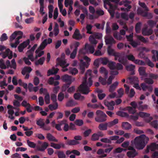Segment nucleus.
Masks as SVG:
<instances>
[{"label":"nucleus","instance_id":"nucleus-1","mask_svg":"<svg viewBox=\"0 0 158 158\" xmlns=\"http://www.w3.org/2000/svg\"><path fill=\"white\" fill-rule=\"evenodd\" d=\"M91 74L92 71L88 70L85 74V77L82 83L78 88L79 90L83 94H87L90 92L89 87H90L93 83Z\"/></svg>","mask_w":158,"mask_h":158},{"label":"nucleus","instance_id":"nucleus-2","mask_svg":"<svg viewBox=\"0 0 158 158\" xmlns=\"http://www.w3.org/2000/svg\"><path fill=\"white\" fill-rule=\"evenodd\" d=\"M149 140L145 135L143 134L136 137L134 139V144L135 148L139 150L143 149Z\"/></svg>","mask_w":158,"mask_h":158},{"label":"nucleus","instance_id":"nucleus-3","mask_svg":"<svg viewBox=\"0 0 158 158\" xmlns=\"http://www.w3.org/2000/svg\"><path fill=\"white\" fill-rule=\"evenodd\" d=\"M95 114L96 116L95 118V120L99 123L105 122L107 119V116L106 114L100 110L96 111Z\"/></svg>","mask_w":158,"mask_h":158},{"label":"nucleus","instance_id":"nucleus-4","mask_svg":"<svg viewBox=\"0 0 158 158\" xmlns=\"http://www.w3.org/2000/svg\"><path fill=\"white\" fill-rule=\"evenodd\" d=\"M137 14L144 17H147L148 19H151L152 18V15L151 13H148L147 11H145L141 8H139L137 10Z\"/></svg>","mask_w":158,"mask_h":158},{"label":"nucleus","instance_id":"nucleus-5","mask_svg":"<svg viewBox=\"0 0 158 158\" xmlns=\"http://www.w3.org/2000/svg\"><path fill=\"white\" fill-rule=\"evenodd\" d=\"M1 54L2 57L4 59L8 57L9 59H10L13 57V52L9 48L6 49L4 52H2Z\"/></svg>","mask_w":158,"mask_h":158},{"label":"nucleus","instance_id":"nucleus-6","mask_svg":"<svg viewBox=\"0 0 158 158\" xmlns=\"http://www.w3.org/2000/svg\"><path fill=\"white\" fill-rule=\"evenodd\" d=\"M105 41L106 45L109 44L111 46L113 44L116 43V41L111 36H106Z\"/></svg>","mask_w":158,"mask_h":158},{"label":"nucleus","instance_id":"nucleus-7","mask_svg":"<svg viewBox=\"0 0 158 158\" xmlns=\"http://www.w3.org/2000/svg\"><path fill=\"white\" fill-rule=\"evenodd\" d=\"M30 42V40L28 39L26 41L23 42L20 44L18 47V49L19 52H22L24 48L29 44Z\"/></svg>","mask_w":158,"mask_h":158},{"label":"nucleus","instance_id":"nucleus-8","mask_svg":"<svg viewBox=\"0 0 158 158\" xmlns=\"http://www.w3.org/2000/svg\"><path fill=\"white\" fill-rule=\"evenodd\" d=\"M61 79L63 82L66 83H70V84H71L73 81L72 77L67 74L63 75L61 77Z\"/></svg>","mask_w":158,"mask_h":158},{"label":"nucleus","instance_id":"nucleus-9","mask_svg":"<svg viewBox=\"0 0 158 158\" xmlns=\"http://www.w3.org/2000/svg\"><path fill=\"white\" fill-rule=\"evenodd\" d=\"M50 146L56 149H59L61 148H65V146L64 144L62 143H55L52 142L51 143Z\"/></svg>","mask_w":158,"mask_h":158},{"label":"nucleus","instance_id":"nucleus-10","mask_svg":"<svg viewBox=\"0 0 158 158\" xmlns=\"http://www.w3.org/2000/svg\"><path fill=\"white\" fill-rule=\"evenodd\" d=\"M47 45V40L45 39L41 43L39 48L36 50L35 53L37 54L41 50L44 49Z\"/></svg>","mask_w":158,"mask_h":158},{"label":"nucleus","instance_id":"nucleus-11","mask_svg":"<svg viewBox=\"0 0 158 158\" xmlns=\"http://www.w3.org/2000/svg\"><path fill=\"white\" fill-rule=\"evenodd\" d=\"M73 38L77 40H79L82 38V36L80 34L79 30L78 29H76L73 35Z\"/></svg>","mask_w":158,"mask_h":158},{"label":"nucleus","instance_id":"nucleus-12","mask_svg":"<svg viewBox=\"0 0 158 158\" xmlns=\"http://www.w3.org/2000/svg\"><path fill=\"white\" fill-rule=\"evenodd\" d=\"M108 127V123H101L98 126V129L101 131L106 130Z\"/></svg>","mask_w":158,"mask_h":158},{"label":"nucleus","instance_id":"nucleus-13","mask_svg":"<svg viewBox=\"0 0 158 158\" xmlns=\"http://www.w3.org/2000/svg\"><path fill=\"white\" fill-rule=\"evenodd\" d=\"M153 31L152 29H147V28L145 27L142 30V33L144 35H149L152 33Z\"/></svg>","mask_w":158,"mask_h":158},{"label":"nucleus","instance_id":"nucleus-14","mask_svg":"<svg viewBox=\"0 0 158 158\" xmlns=\"http://www.w3.org/2000/svg\"><path fill=\"white\" fill-rule=\"evenodd\" d=\"M111 46H109L108 48V52L109 55H112L114 56H118L119 54L118 52H115L114 49H111Z\"/></svg>","mask_w":158,"mask_h":158},{"label":"nucleus","instance_id":"nucleus-15","mask_svg":"<svg viewBox=\"0 0 158 158\" xmlns=\"http://www.w3.org/2000/svg\"><path fill=\"white\" fill-rule=\"evenodd\" d=\"M88 53V50L85 48V46L84 48L80 49L78 52V56H79L81 57L82 56Z\"/></svg>","mask_w":158,"mask_h":158},{"label":"nucleus","instance_id":"nucleus-16","mask_svg":"<svg viewBox=\"0 0 158 158\" xmlns=\"http://www.w3.org/2000/svg\"><path fill=\"white\" fill-rule=\"evenodd\" d=\"M105 105L108 107V110H113L114 109V106L115 105V102L114 101H111L110 102H105Z\"/></svg>","mask_w":158,"mask_h":158},{"label":"nucleus","instance_id":"nucleus-17","mask_svg":"<svg viewBox=\"0 0 158 158\" xmlns=\"http://www.w3.org/2000/svg\"><path fill=\"white\" fill-rule=\"evenodd\" d=\"M139 75L142 76L147 77V74L146 72V69L143 67H140L138 69Z\"/></svg>","mask_w":158,"mask_h":158},{"label":"nucleus","instance_id":"nucleus-18","mask_svg":"<svg viewBox=\"0 0 158 158\" xmlns=\"http://www.w3.org/2000/svg\"><path fill=\"white\" fill-rule=\"evenodd\" d=\"M48 146V143L46 142H44L42 145L41 147L37 146L36 148L37 150L39 151H44L47 148Z\"/></svg>","mask_w":158,"mask_h":158},{"label":"nucleus","instance_id":"nucleus-19","mask_svg":"<svg viewBox=\"0 0 158 158\" xmlns=\"http://www.w3.org/2000/svg\"><path fill=\"white\" fill-rule=\"evenodd\" d=\"M46 138L49 141L54 142H58V139H56L55 137L50 133L47 134Z\"/></svg>","mask_w":158,"mask_h":158},{"label":"nucleus","instance_id":"nucleus-20","mask_svg":"<svg viewBox=\"0 0 158 158\" xmlns=\"http://www.w3.org/2000/svg\"><path fill=\"white\" fill-rule=\"evenodd\" d=\"M80 69L81 70V73H83L85 71V68L86 67L87 68L88 67V65L85 62H81L80 64Z\"/></svg>","mask_w":158,"mask_h":158},{"label":"nucleus","instance_id":"nucleus-21","mask_svg":"<svg viewBox=\"0 0 158 158\" xmlns=\"http://www.w3.org/2000/svg\"><path fill=\"white\" fill-rule=\"evenodd\" d=\"M57 64L59 65L62 67L64 66L67 64L66 61L64 60H62L60 57L56 59Z\"/></svg>","mask_w":158,"mask_h":158},{"label":"nucleus","instance_id":"nucleus-22","mask_svg":"<svg viewBox=\"0 0 158 158\" xmlns=\"http://www.w3.org/2000/svg\"><path fill=\"white\" fill-rule=\"evenodd\" d=\"M122 126L123 129L126 130H129L131 128V124L127 122H123Z\"/></svg>","mask_w":158,"mask_h":158},{"label":"nucleus","instance_id":"nucleus-23","mask_svg":"<svg viewBox=\"0 0 158 158\" xmlns=\"http://www.w3.org/2000/svg\"><path fill=\"white\" fill-rule=\"evenodd\" d=\"M51 100L53 101L54 104H55L56 108L55 109H57L58 106V104L56 102L57 96L56 95L54 94H51Z\"/></svg>","mask_w":158,"mask_h":158},{"label":"nucleus","instance_id":"nucleus-24","mask_svg":"<svg viewBox=\"0 0 158 158\" xmlns=\"http://www.w3.org/2000/svg\"><path fill=\"white\" fill-rule=\"evenodd\" d=\"M118 84V82L116 81L110 86L109 89V92L111 93L113 92L115 90Z\"/></svg>","mask_w":158,"mask_h":158},{"label":"nucleus","instance_id":"nucleus-25","mask_svg":"<svg viewBox=\"0 0 158 158\" xmlns=\"http://www.w3.org/2000/svg\"><path fill=\"white\" fill-rule=\"evenodd\" d=\"M85 46L86 49H87L88 50V53L89 52L91 53H93L94 52L95 49L93 46L90 45L87 43L85 44Z\"/></svg>","mask_w":158,"mask_h":158},{"label":"nucleus","instance_id":"nucleus-26","mask_svg":"<svg viewBox=\"0 0 158 158\" xmlns=\"http://www.w3.org/2000/svg\"><path fill=\"white\" fill-rule=\"evenodd\" d=\"M100 72L101 73L103 74H104V77L106 78H107V74L108 73V72L104 67H102L100 68Z\"/></svg>","mask_w":158,"mask_h":158},{"label":"nucleus","instance_id":"nucleus-27","mask_svg":"<svg viewBox=\"0 0 158 158\" xmlns=\"http://www.w3.org/2000/svg\"><path fill=\"white\" fill-rule=\"evenodd\" d=\"M150 150L152 151H155L156 150H158V144L155 143H152L149 145Z\"/></svg>","mask_w":158,"mask_h":158},{"label":"nucleus","instance_id":"nucleus-28","mask_svg":"<svg viewBox=\"0 0 158 158\" xmlns=\"http://www.w3.org/2000/svg\"><path fill=\"white\" fill-rule=\"evenodd\" d=\"M138 154V152L135 151H128L127 152V155L129 158H134Z\"/></svg>","mask_w":158,"mask_h":158},{"label":"nucleus","instance_id":"nucleus-29","mask_svg":"<svg viewBox=\"0 0 158 158\" xmlns=\"http://www.w3.org/2000/svg\"><path fill=\"white\" fill-rule=\"evenodd\" d=\"M128 79L130 83L132 84L139 82L138 78L135 76L129 77Z\"/></svg>","mask_w":158,"mask_h":158},{"label":"nucleus","instance_id":"nucleus-30","mask_svg":"<svg viewBox=\"0 0 158 158\" xmlns=\"http://www.w3.org/2000/svg\"><path fill=\"white\" fill-rule=\"evenodd\" d=\"M59 69H55L53 68L52 69L49 70L47 72L48 76H49L51 75L56 74Z\"/></svg>","mask_w":158,"mask_h":158},{"label":"nucleus","instance_id":"nucleus-31","mask_svg":"<svg viewBox=\"0 0 158 158\" xmlns=\"http://www.w3.org/2000/svg\"><path fill=\"white\" fill-rule=\"evenodd\" d=\"M45 58L44 57H42L40 58L38 60L36 61L35 62V65L38 66L39 65H43L45 60Z\"/></svg>","mask_w":158,"mask_h":158},{"label":"nucleus","instance_id":"nucleus-32","mask_svg":"<svg viewBox=\"0 0 158 158\" xmlns=\"http://www.w3.org/2000/svg\"><path fill=\"white\" fill-rule=\"evenodd\" d=\"M126 110L128 111L129 113L130 114H134L136 112V109L134 108H133L131 106H127L126 108Z\"/></svg>","mask_w":158,"mask_h":158},{"label":"nucleus","instance_id":"nucleus-33","mask_svg":"<svg viewBox=\"0 0 158 158\" xmlns=\"http://www.w3.org/2000/svg\"><path fill=\"white\" fill-rule=\"evenodd\" d=\"M69 73L72 75H75L78 73L77 69L75 68H70L69 71Z\"/></svg>","mask_w":158,"mask_h":158},{"label":"nucleus","instance_id":"nucleus-34","mask_svg":"<svg viewBox=\"0 0 158 158\" xmlns=\"http://www.w3.org/2000/svg\"><path fill=\"white\" fill-rule=\"evenodd\" d=\"M79 143V142L75 140H70L67 141L66 144L69 145H76Z\"/></svg>","mask_w":158,"mask_h":158},{"label":"nucleus","instance_id":"nucleus-35","mask_svg":"<svg viewBox=\"0 0 158 158\" xmlns=\"http://www.w3.org/2000/svg\"><path fill=\"white\" fill-rule=\"evenodd\" d=\"M95 38L93 35H91L89 38V40L92 44L96 45L98 41L96 40Z\"/></svg>","mask_w":158,"mask_h":158},{"label":"nucleus","instance_id":"nucleus-36","mask_svg":"<svg viewBox=\"0 0 158 158\" xmlns=\"http://www.w3.org/2000/svg\"><path fill=\"white\" fill-rule=\"evenodd\" d=\"M99 61L104 65H106L109 62L107 58L106 57L101 58Z\"/></svg>","mask_w":158,"mask_h":158},{"label":"nucleus","instance_id":"nucleus-37","mask_svg":"<svg viewBox=\"0 0 158 158\" xmlns=\"http://www.w3.org/2000/svg\"><path fill=\"white\" fill-rule=\"evenodd\" d=\"M118 119L117 118H115L113 121L108 123L109 127H111L112 126L117 124L118 123Z\"/></svg>","mask_w":158,"mask_h":158},{"label":"nucleus","instance_id":"nucleus-38","mask_svg":"<svg viewBox=\"0 0 158 158\" xmlns=\"http://www.w3.org/2000/svg\"><path fill=\"white\" fill-rule=\"evenodd\" d=\"M116 63L111 61H109L108 63V67L111 70L115 69Z\"/></svg>","mask_w":158,"mask_h":158},{"label":"nucleus","instance_id":"nucleus-39","mask_svg":"<svg viewBox=\"0 0 158 158\" xmlns=\"http://www.w3.org/2000/svg\"><path fill=\"white\" fill-rule=\"evenodd\" d=\"M57 153L58 158H66V155L63 151H58Z\"/></svg>","mask_w":158,"mask_h":158},{"label":"nucleus","instance_id":"nucleus-40","mask_svg":"<svg viewBox=\"0 0 158 158\" xmlns=\"http://www.w3.org/2000/svg\"><path fill=\"white\" fill-rule=\"evenodd\" d=\"M141 23L139 22L136 24L135 27V31L137 33H139L140 32L141 29Z\"/></svg>","mask_w":158,"mask_h":158},{"label":"nucleus","instance_id":"nucleus-41","mask_svg":"<svg viewBox=\"0 0 158 158\" xmlns=\"http://www.w3.org/2000/svg\"><path fill=\"white\" fill-rule=\"evenodd\" d=\"M137 38L139 40L144 43H146L148 42V41L147 40L148 39V38L146 39L141 35H138L137 36Z\"/></svg>","mask_w":158,"mask_h":158},{"label":"nucleus","instance_id":"nucleus-42","mask_svg":"<svg viewBox=\"0 0 158 158\" xmlns=\"http://www.w3.org/2000/svg\"><path fill=\"white\" fill-rule=\"evenodd\" d=\"M138 115L141 117L144 118L149 117L150 114L145 112H140L138 114Z\"/></svg>","mask_w":158,"mask_h":158},{"label":"nucleus","instance_id":"nucleus-43","mask_svg":"<svg viewBox=\"0 0 158 158\" xmlns=\"http://www.w3.org/2000/svg\"><path fill=\"white\" fill-rule=\"evenodd\" d=\"M133 62L135 64L138 65H144L145 64V63L143 61L138 59L135 60V59Z\"/></svg>","mask_w":158,"mask_h":158},{"label":"nucleus","instance_id":"nucleus-44","mask_svg":"<svg viewBox=\"0 0 158 158\" xmlns=\"http://www.w3.org/2000/svg\"><path fill=\"white\" fill-rule=\"evenodd\" d=\"M27 58L29 60H30L31 61H33L34 60V59L33 57V53L29 52L27 53Z\"/></svg>","mask_w":158,"mask_h":158},{"label":"nucleus","instance_id":"nucleus-45","mask_svg":"<svg viewBox=\"0 0 158 158\" xmlns=\"http://www.w3.org/2000/svg\"><path fill=\"white\" fill-rule=\"evenodd\" d=\"M107 78H106L104 77V78H102V77H100L99 78V80L102 84L103 85H106V79Z\"/></svg>","mask_w":158,"mask_h":158},{"label":"nucleus","instance_id":"nucleus-46","mask_svg":"<svg viewBox=\"0 0 158 158\" xmlns=\"http://www.w3.org/2000/svg\"><path fill=\"white\" fill-rule=\"evenodd\" d=\"M144 82L147 84L151 85L154 83V81L150 78H146L144 80Z\"/></svg>","mask_w":158,"mask_h":158},{"label":"nucleus","instance_id":"nucleus-47","mask_svg":"<svg viewBox=\"0 0 158 158\" xmlns=\"http://www.w3.org/2000/svg\"><path fill=\"white\" fill-rule=\"evenodd\" d=\"M27 145L30 148H35L36 147V144L33 142L30 141L29 140H27Z\"/></svg>","mask_w":158,"mask_h":158},{"label":"nucleus","instance_id":"nucleus-48","mask_svg":"<svg viewBox=\"0 0 158 158\" xmlns=\"http://www.w3.org/2000/svg\"><path fill=\"white\" fill-rule=\"evenodd\" d=\"M135 92L133 89H130V92H129L128 94H127L128 95V96L130 98H133L135 94Z\"/></svg>","mask_w":158,"mask_h":158},{"label":"nucleus","instance_id":"nucleus-49","mask_svg":"<svg viewBox=\"0 0 158 158\" xmlns=\"http://www.w3.org/2000/svg\"><path fill=\"white\" fill-rule=\"evenodd\" d=\"M117 114L118 115L122 117H127L128 115L127 113L121 111H118Z\"/></svg>","mask_w":158,"mask_h":158},{"label":"nucleus","instance_id":"nucleus-50","mask_svg":"<svg viewBox=\"0 0 158 158\" xmlns=\"http://www.w3.org/2000/svg\"><path fill=\"white\" fill-rule=\"evenodd\" d=\"M135 67V65L130 64L126 66V69L128 71H132L134 70Z\"/></svg>","mask_w":158,"mask_h":158},{"label":"nucleus","instance_id":"nucleus-51","mask_svg":"<svg viewBox=\"0 0 158 158\" xmlns=\"http://www.w3.org/2000/svg\"><path fill=\"white\" fill-rule=\"evenodd\" d=\"M75 105V104L73 101V100H70L67 102L66 104V106L67 107H72Z\"/></svg>","mask_w":158,"mask_h":158},{"label":"nucleus","instance_id":"nucleus-52","mask_svg":"<svg viewBox=\"0 0 158 158\" xmlns=\"http://www.w3.org/2000/svg\"><path fill=\"white\" fill-rule=\"evenodd\" d=\"M44 100L46 104H48L50 103V97L49 93H47L45 96Z\"/></svg>","mask_w":158,"mask_h":158},{"label":"nucleus","instance_id":"nucleus-53","mask_svg":"<svg viewBox=\"0 0 158 158\" xmlns=\"http://www.w3.org/2000/svg\"><path fill=\"white\" fill-rule=\"evenodd\" d=\"M99 139V138H98L97 133H94L93 134L91 138V140L94 141L98 140Z\"/></svg>","mask_w":158,"mask_h":158},{"label":"nucleus","instance_id":"nucleus-54","mask_svg":"<svg viewBox=\"0 0 158 158\" xmlns=\"http://www.w3.org/2000/svg\"><path fill=\"white\" fill-rule=\"evenodd\" d=\"M92 132L91 129H88L85 130L83 133V135L85 137L88 136Z\"/></svg>","mask_w":158,"mask_h":158},{"label":"nucleus","instance_id":"nucleus-55","mask_svg":"<svg viewBox=\"0 0 158 158\" xmlns=\"http://www.w3.org/2000/svg\"><path fill=\"white\" fill-rule=\"evenodd\" d=\"M73 4L72 0H65L64 1V5L66 7H68L69 5L70 6H72Z\"/></svg>","mask_w":158,"mask_h":158},{"label":"nucleus","instance_id":"nucleus-56","mask_svg":"<svg viewBox=\"0 0 158 158\" xmlns=\"http://www.w3.org/2000/svg\"><path fill=\"white\" fill-rule=\"evenodd\" d=\"M7 39L8 37L7 36L6 34L4 33L2 35L1 37L0 38V40L2 42H3L6 40Z\"/></svg>","mask_w":158,"mask_h":158},{"label":"nucleus","instance_id":"nucleus-57","mask_svg":"<svg viewBox=\"0 0 158 158\" xmlns=\"http://www.w3.org/2000/svg\"><path fill=\"white\" fill-rule=\"evenodd\" d=\"M148 25L151 27H153L156 24V22L152 20H150L147 22Z\"/></svg>","mask_w":158,"mask_h":158},{"label":"nucleus","instance_id":"nucleus-58","mask_svg":"<svg viewBox=\"0 0 158 158\" xmlns=\"http://www.w3.org/2000/svg\"><path fill=\"white\" fill-rule=\"evenodd\" d=\"M36 124L40 127L42 128V127L44 126V123L43 121V120L41 119H40L36 121Z\"/></svg>","mask_w":158,"mask_h":158},{"label":"nucleus","instance_id":"nucleus-59","mask_svg":"<svg viewBox=\"0 0 158 158\" xmlns=\"http://www.w3.org/2000/svg\"><path fill=\"white\" fill-rule=\"evenodd\" d=\"M0 68L2 69H5L6 68V66L2 59L0 60Z\"/></svg>","mask_w":158,"mask_h":158},{"label":"nucleus","instance_id":"nucleus-60","mask_svg":"<svg viewBox=\"0 0 158 158\" xmlns=\"http://www.w3.org/2000/svg\"><path fill=\"white\" fill-rule=\"evenodd\" d=\"M75 124L78 126H80L83 124V122L82 120L77 119L75 122Z\"/></svg>","mask_w":158,"mask_h":158},{"label":"nucleus","instance_id":"nucleus-61","mask_svg":"<svg viewBox=\"0 0 158 158\" xmlns=\"http://www.w3.org/2000/svg\"><path fill=\"white\" fill-rule=\"evenodd\" d=\"M126 57L128 60L133 62L135 60V57L132 54H130L126 55Z\"/></svg>","mask_w":158,"mask_h":158},{"label":"nucleus","instance_id":"nucleus-62","mask_svg":"<svg viewBox=\"0 0 158 158\" xmlns=\"http://www.w3.org/2000/svg\"><path fill=\"white\" fill-rule=\"evenodd\" d=\"M110 140V138H103L100 139V141L102 142L110 144L111 143V141Z\"/></svg>","mask_w":158,"mask_h":158},{"label":"nucleus","instance_id":"nucleus-63","mask_svg":"<svg viewBox=\"0 0 158 158\" xmlns=\"http://www.w3.org/2000/svg\"><path fill=\"white\" fill-rule=\"evenodd\" d=\"M151 125L155 128L158 127V121L155 120L152 121L151 123Z\"/></svg>","mask_w":158,"mask_h":158},{"label":"nucleus","instance_id":"nucleus-64","mask_svg":"<svg viewBox=\"0 0 158 158\" xmlns=\"http://www.w3.org/2000/svg\"><path fill=\"white\" fill-rule=\"evenodd\" d=\"M77 51L73 50L72 52L70 54V57L72 59H74L76 56Z\"/></svg>","mask_w":158,"mask_h":158}]
</instances>
